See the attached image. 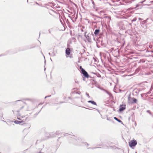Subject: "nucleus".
Wrapping results in <instances>:
<instances>
[{
    "instance_id": "nucleus-20",
    "label": "nucleus",
    "mask_w": 153,
    "mask_h": 153,
    "mask_svg": "<svg viewBox=\"0 0 153 153\" xmlns=\"http://www.w3.org/2000/svg\"><path fill=\"white\" fill-rule=\"evenodd\" d=\"M60 134V132L59 131H56V132H55V133H53V134H54V135L55 136V134L56 135H58L59 134Z\"/></svg>"
},
{
    "instance_id": "nucleus-58",
    "label": "nucleus",
    "mask_w": 153,
    "mask_h": 153,
    "mask_svg": "<svg viewBox=\"0 0 153 153\" xmlns=\"http://www.w3.org/2000/svg\"><path fill=\"white\" fill-rule=\"evenodd\" d=\"M135 153H137V152H136Z\"/></svg>"
},
{
    "instance_id": "nucleus-33",
    "label": "nucleus",
    "mask_w": 153,
    "mask_h": 153,
    "mask_svg": "<svg viewBox=\"0 0 153 153\" xmlns=\"http://www.w3.org/2000/svg\"><path fill=\"white\" fill-rule=\"evenodd\" d=\"M100 148V147H94L91 148V149H96L97 148Z\"/></svg>"
},
{
    "instance_id": "nucleus-4",
    "label": "nucleus",
    "mask_w": 153,
    "mask_h": 153,
    "mask_svg": "<svg viewBox=\"0 0 153 153\" xmlns=\"http://www.w3.org/2000/svg\"><path fill=\"white\" fill-rule=\"evenodd\" d=\"M137 100L134 97H128V101L132 104L136 103L137 102Z\"/></svg>"
},
{
    "instance_id": "nucleus-2",
    "label": "nucleus",
    "mask_w": 153,
    "mask_h": 153,
    "mask_svg": "<svg viewBox=\"0 0 153 153\" xmlns=\"http://www.w3.org/2000/svg\"><path fill=\"white\" fill-rule=\"evenodd\" d=\"M87 32L85 31L84 33V35L85 37L88 41L89 42H92L91 38L94 37V34L92 32L88 33L86 34Z\"/></svg>"
},
{
    "instance_id": "nucleus-26",
    "label": "nucleus",
    "mask_w": 153,
    "mask_h": 153,
    "mask_svg": "<svg viewBox=\"0 0 153 153\" xmlns=\"http://www.w3.org/2000/svg\"><path fill=\"white\" fill-rule=\"evenodd\" d=\"M97 76L98 77H100L101 76L100 74L99 73L97 74Z\"/></svg>"
},
{
    "instance_id": "nucleus-3",
    "label": "nucleus",
    "mask_w": 153,
    "mask_h": 153,
    "mask_svg": "<svg viewBox=\"0 0 153 153\" xmlns=\"http://www.w3.org/2000/svg\"><path fill=\"white\" fill-rule=\"evenodd\" d=\"M45 136L46 138L45 139H48L50 138H51L55 137V135L53 134V132H51L49 133L48 132L45 133Z\"/></svg>"
},
{
    "instance_id": "nucleus-7",
    "label": "nucleus",
    "mask_w": 153,
    "mask_h": 153,
    "mask_svg": "<svg viewBox=\"0 0 153 153\" xmlns=\"http://www.w3.org/2000/svg\"><path fill=\"white\" fill-rule=\"evenodd\" d=\"M126 105H120L119 106V111L120 112H121L123 111L126 108Z\"/></svg>"
},
{
    "instance_id": "nucleus-13",
    "label": "nucleus",
    "mask_w": 153,
    "mask_h": 153,
    "mask_svg": "<svg viewBox=\"0 0 153 153\" xmlns=\"http://www.w3.org/2000/svg\"><path fill=\"white\" fill-rule=\"evenodd\" d=\"M114 118L119 123H121V124H123V123L122 121H121L120 120L118 119L117 117H114Z\"/></svg>"
},
{
    "instance_id": "nucleus-51",
    "label": "nucleus",
    "mask_w": 153,
    "mask_h": 153,
    "mask_svg": "<svg viewBox=\"0 0 153 153\" xmlns=\"http://www.w3.org/2000/svg\"><path fill=\"white\" fill-rule=\"evenodd\" d=\"M50 59H51V61H52V60L51 58Z\"/></svg>"
},
{
    "instance_id": "nucleus-24",
    "label": "nucleus",
    "mask_w": 153,
    "mask_h": 153,
    "mask_svg": "<svg viewBox=\"0 0 153 153\" xmlns=\"http://www.w3.org/2000/svg\"><path fill=\"white\" fill-rule=\"evenodd\" d=\"M136 20H137L136 18H134L132 20V22H133L136 21Z\"/></svg>"
},
{
    "instance_id": "nucleus-54",
    "label": "nucleus",
    "mask_w": 153,
    "mask_h": 153,
    "mask_svg": "<svg viewBox=\"0 0 153 153\" xmlns=\"http://www.w3.org/2000/svg\"><path fill=\"white\" fill-rule=\"evenodd\" d=\"M143 22H144V23H145V21H143Z\"/></svg>"
},
{
    "instance_id": "nucleus-21",
    "label": "nucleus",
    "mask_w": 153,
    "mask_h": 153,
    "mask_svg": "<svg viewBox=\"0 0 153 153\" xmlns=\"http://www.w3.org/2000/svg\"><path fill=\"white\" fill-rule=\"evenodd\" d=\"M70 34L71 36H74V33H72V31H70Z\"/></svg>"
},
{
    "instance_id": "nucleus-34",
    "label": "nucleus",
    "mask_w": 153,
    "mask_h": 153,
    "mask_svg": "<svg viewBox=\"0 0 153 153\" xmlns=\"http://www.w3.org/2000/svg\"><path fill=\"white\" fill-rule=\"evenodd\" d=\"M107 120H109V121H111V120L110 118H109V117L108 118V117H107Z\"/></svg>"
},
{
    "instance_id": "nucleus-57",
    "label": "nucleus",
    "mask_w": 153,
    "mask_h": 153,
    "mask_svg": "<svg viewBox=\"0 0 153 153\" xmlns=\"http://www.w3.org/2000/svg\"><path fill=\"white\" fill-rule=\"evenodd\" d=\"M64 102H62V103ZM61 103H62V102H61Z\"/></svg>"
},
{
    "instance_id": "nucleus-29",
    "label": "nucleus",
    "mask_w": 153,
    "mask_h": 153,
    "mask_svg": "<svg viewBox=\"0 0 153 153\" xmlns=\"http://www.w3.org/2000/svg\"><path fill=\"white\" fill-rule=\"evenodd\" d=\"M93 16H95L96 17L98 18H99L100 19H101V18L99 17V16H96V15H92Z\"/></svg>"
},
{
    "instance_id": "nucleus-56",
    "label": "nucleus",
    "mask_w": 153,
    "mask_h": 153,
    "mask_svg": "<svg viewBox=\"0 0 153 153\" xmlns=\"http://www.w3.org/2000/svg\"><path fill=\"white\" fill-rule=\"evenodd\" d=\"M49 33H51L50 31H49Z\"/></svg>"
},
{
    "instance_id": "nucleus-38",
    "label": "nucleus",
    "mask_w": 153,
    "mask_h": 153,
    "mask_svg": "<svg viewBox=\"0 0 153 153\" xmlns=\"http://www.w3.org/2000/svg\"><path fill=\"white\" fill-rule=\"evenodd\" d=\"M36 3L38 5H39V6H40V4H39L37 2H36Z\"/></svg>"
},
{
    "instance_id": "nucleus-9",
    "label": "nucleus",
    "mask_w": 153,
    "mask_h": 153,
    "mask_svg": "<svg viewBox=\"0 0 153 153\" xmlns=\"http://www.w3.org/2000/svg\"><path fill=\"white\" fill-rule=\"evenodd\" d=\"M100 31V29H96L94 31V33L95 36H97L99 33Z\"/></svg>"
},
{
    "instance_id": "nucleus-1",
    "label": "nucleus",
    "mask_w": 153,
    "mask_h": 153,
    "mask_svg": "<svg viewBox=\"0 0 153 153\" xmlns=\"http://www.w3.org/2000/svg\"><path fill=\"white\" fill-rule=\"evenodd\" d=\"M72 136L71 134L68 133H66L64 134V136ZM73 137H71V138L69 140V141L71 143H73L76 145H82V139L81 138H79L75 137L74 135H72Z\"/></svg>"
},
{
    "instance_id": "nucleus-44",
    "label": "nucleus",
    "mask_w": 153,
    "mask_h": 153,
    "mask_svg": "<svg viewBox=\"0 0 153 153\" xmlns=\"http://www.w3.org/2000/svg\"><path fill=\"white\" fill-rule=\"evenodd\" d=\"M151 115L153 117V114H152V115Z\"/></svg>"
},
{
    "instance_id": "nucleus-15",
    "label": "nucleus",
    "mask_w": 153,
    "mask_h": 153,
    "mask_svg": "<svg viewBox=\"0 0 153 153\" xmlns=\"http://www.w3.org/2000/svg\"><path fill=\"white\" fill-rule=\"evenodd\" d=\"M140 7V4H137L136 5V6L135 7H134V9L135 10H137L139 9V8H141V7Z\"/></svg>"
},
{
    "instance_id": "nucleus-36",
    "label": "nucleus",
    "mask_w": 153,
    "mask_h": 153,
    "mask_svg": "<svg viewBox=\"0 0 153 153\" xmlns=\"http://www.w3.org/2000/svg\"><path fill=\"white\" fill-rule=\"evenodd\" d=\"M51 96V95L46 96V97H45V98H47L48 97H50Z\"/></svg>"
},
{
    "instance_id": "nucleus-37",
    "label": "nucleus",
    "mask_w": 153,
    "mask_h": 153,
    "mask_svg": "<svg viewBox=\"0 0 153 153\" xmlns=\"http://www.w3.org/2000/svg\"><path fill=\"white\" fill-rule=\"evenodd\" d=\"M21 101V100H18L16 101H15V102H19V101Z\"/></svg>"
},
{
    "instance_id": "nucleus-52",
    "label": "nucleus",
    "mask_w": 153,
    "mask_h": 153,
    "mask_svg": "<svg viewBox=\"0 0 153 153\" xmlns=\"http://www.w3.org/2000/svg\"><path fill=\"white\" fill-rule=\"evenodd\" d=\"M28 0H27V3L28 2Z\"/></svg>"
},
{
    "instance_id": "nucleus-11",
    "label": "nucleus",
    "mask_w": 153,
    "mask_h": 153,
    "mask_svg": "<svg viewBox=\"0 0 153 153\" xmlns=\"http://www.w3.org/2000/svg\"><path fill=\"white\" fill-rule=\"evenodd\" d=\"M147 0H144L143 1H142L141 2V3H143V2H145V1H146ZM150 1H148V4H147V5H150L151 4V3L153 2V0H150Z\"/></svg>"
},
{
    "instance_id": "nucleus-48",
    "label": "nucleus",
    "mask_w": 153,
    "mask_h": 153,
    "mask_svg": "<svg viewBox=\"0 0 153 153\" xmlns=\"http://www.w3.org/2000/svg\"><path fill=\"white\" fill-rule=\"evenodd\" d=\"M2 121H4V122H6V123H7V122H6V121H4V120H3Z\"/></svg>"
},
{
    "instance_id": "nucleus-39",
    "label": "nucleus",
    "mask_w": 153,
    "mask_h": 153,
    "mask_svg": "<svg viewBox=\"0 0 153 153\" xmlns=\"http://www.w3.org/2000/svg\"><path fill=\"white\" fill-rule=\"evenodd\" d=\"M75 82L76 83H78V81L77 80H75Z\"/></svg>"
},
{
    "instance_id": "nucleus-5",
    "label": "nucleus",
    "mask_w": 153,
    "mask_h": 153,
    "mask_svg": "<svg viewBox=\"0 0 153 153\" xmlns=\"http://www.w3.org/2000/svg\"><path fill=\"white\" fill-rule=\"evenodd\" d=\"M81 73L83 74V76L85 78L88 79L90 77L88 73L84 69H81Z\"/></svg>"
},
{
    "instance_id": "nucleus-53",
    "label": "nucleus",
    "mask_w": 153,
    "mask_h": 153,
    "mask_svg": "<svg viewBox=\"0 0 153 153\" xmlns=\"http://www.w3.org/2000/svg\"><path fill=\"white\" fill-rule=\"evenodd\" d=\"M68 98H69V99H70V97H68Z\"/></svg>"
},
{
    "instance_id": "nucleus-35",
    "label": "nucleus",
    "mask_w": 153,
    "mask_h": 153,
    "mask_svg": "<svg viewBox=\"0 0 153 153\" xmlns=\"http://www.w3.org/2000/svg\"><path fill=\"white\" fill-rule=\"evenodd\" d=\"M70 55L69 56V57H70V58H72L73 57L72 55V54H70Z\"/></svg>"
},
{
    "instance_id": "nucleus-12",
    "label": "nucleus",
    "mask_w": 153,
    "mask_h": 153,
    "mask_svg": "<svg viewBox=\"0 0 153 153\" xmlns=\"http://www.w3.org/2000/svg\"><path fill=\"white\" fill-rule=\"evenodd\" d=\"M88 102L91 103L93 105H97V104L94 101L89 100L88 101Z\"/></svg>"
},
{
    "instance_id": "nucleus-27",
    "label": "nucleus",
    "mask_w": 153,
    "mask_h": 153,
    "mask_svg": "<svg viewBox=\"0 0 153 153\" xmlns=\"http://www.w3.org/2000/svg\"><path fill=\"white\" fill-rule=\"evenodd\" d=\"M84 29V28H83V27H82V28H81L80 29V30H81V31H82V32H84V31H85V30H83V29Z\"/></svg>"
},
{
    "instance_id": "nucleus-55",
    "label": "nucleus",
    "mask_w": 153,
    "mask_h": 153,
    "mask_svg": "<svg viewBox=\"0 0 153 153\" xmlns=\"http://www.w3.org/2000/svg\"><path fill=\"white\" fill-rule=\"evenodd\" d=\"M38 113L36 114V115H37Z\"/></svg>"
},
{
    "instance_id": "nucleus-32",
    "label": "nucleus",
    "mask_w": 153,
    "mask_h": 153,
    "mask_svg": "<svg viewBox=\"0 0 153 153\" xmlns=\"http://www.w3.org/2000/svg\"><path fill=\"white\" fill-rule=\"evenodd\" d=\"M92 3L93 5L94 6L95 5V3L94 1L93 0H91Z\"/></svg>"
},
{
    "instance_id": "nucleus-49",
    "label": "nucleus",
    "mask_w": 153,
    "mask_h": 153,
    "mask_svg": "<svg viewBox=\"0 0 153 153\" xmlns=\"http://www.w3.org/2000/svg\"><path fill=\"white\" fill-rule=\"evenodd\" d=\"M141 96L142 97V95H143V94H141Z\"/></svg>"
},
{
    "instance_id": "nucleus-23",
    "label": "nucleus",
    "mask_w": 153,
    "mask_h": 153,
    "mask_svg": "<svg viewBox=\"0 0 153 153\" xmlns=\"http://www.w3.org/2000/svg\"><path fill=\"white\" fill-rule=\"evenodd\" d=\"M35 47V46L34 47H28L26 49H31Z\"/></svg>"
},
{
    "instance_id": "nucleus-8",
    "label": "nucleus",
    "mask_w": 153,
    "mask_h": 153,
    "mask_svg": "<svg viewBox=\"0 0 153 153\" xmlns=\"http://www.w3.org/2000/svg\"><path fill=\"white\" fill-rule=\"evenodd\" d=\"M66 56V57L68 56L67 55H69L71 53V50L70 48H67L65 50Z\"/></svg>"
},
{
    "instance_id": "nucleus-31",
    "label": "nucleus",
    "mask_w": 153,
    "mask_h": 153,
    "mask_svg": "<svg viewBox=\"0 0 153 153\" xmlns=\"http://www.w3.org/2000/svg\"><path fill=\"white\" fill-rule=\"evenodd\" d=\"M72 40H75V36L72 37L71 38Z\"/></svg>"
},
{
    "instance_id": "nucleus-6",
    "label": "nucleus",
    "mask_w": 153,
    "mask_h": 153,
    "mask_svg": "<svg viewBox=\"0 0 153 153\" xmlns=\"http://www.w3.org/2000/svg\"><path fill=\"white\" fill-rule=\"evenodd\" d=\"M137 141L136 140H133L129 142V145L130 147L135 146L137 144Z\"/></svg>"
},
{
    "instance_id": "nucleus-22",
    "label": "nucleus",
    "mask_w": 153,
    "mask_h": 153,
    "mask_svg": "<svg viewBox=\"0 0 153 153\" xmlns=\"http://www.w3.org/2000/svg\"><path fill=\"white\" fill-rule=\"evenodd\" d=\"M146 112L149 113L150 115H152V113L151 112L150 110H148L146 111Z\"/></svg>"
},
{
    "instance_id": "nucleus-50",
    "label": "nucleus",
    "mask_w": 153,
    "mask_h": 153,
    "mask_svg": "<svg viewBox=\"0 0 153 153\" xmlns=\"http://www.w3.org/2000/svg\"><path fill=\"white\" fill-rule=\"evenodd\" d=\"M17 112H19V111L18 110V111H17Z\"/></svg>"
},
{
    "instance_id": "nucleus-17",
    "label": "nucleus",
    "mask_w": 153,
    "mask_h": 153,
    "mask_svg": "<svg viewBox=\"0 0 153 153\" xmlns=\"http://www.w3.org/2000/svg\"><path fill=\"white\" fill-rule=\"evenodd\" d=\"M72 93L73 94H79L80 93V92L79 91H78L76 92L75 91H74L73 92H72Z\"/></svg>"
},
{
    "instance_id": "nucleus-47",
    "label": "nucleus",
    "mask_w": 153,
    "mask_h": 153,
    "mask_svg": "<svg viewBox=\"0 0 153 153\" xmlns=\"http://www.w3.org/2000/svg\"><path fill=\"white\" fill-rule=\"evenodd\" d=\"M49 54L50 55H51V53H49Z\"/></svg>"
},
{
    "instance_id": "nucleus-30",
    "label": "nucleus",
    "mask_w": 153,
    "mask_h": 153,
    "mask_svg": "<svg viewBox=\"0 0 153 153\" xmlns=\"http://www.w3.org/2000/svg\"><path fill=\"white\" fill-rule=\"evenodd\" d=\"M102 22V20H100V19H99L95 23H97L98 22Z\"/></svg>"
},
{
    "instance_id": "nucleus-14",
    "label": "nucleus",
    "mask_w": 153,
    "mask_h": 153,
    "mask_svg": "<svg viewBox=\"0 0 153 153\" xmlns=\"http://www.w3.org/2000/svg\"><path fill=\"white\" fill-rule=\"evenodd\" d=\"M22 122H23L22 121H19L17 120H16L14 121V123H15L17 124H20L21 123H22Z\"/></svg>"
},
{
    "instance_id": "nucleus-45",
    "label": "nucleus",
    "mask_w": 153,
    "mask_h": 153,
    "mask_svg": "<svg viewBox=\"0 0 153 153\" xmlns=\"http://www.w3.org/2000/svg\"><path fill=\"white\" fill-rule=\"evenodd\" d=\"M86 143V144L87 145V146H88V143Z\"/></svg>"
},
{
    "instance_id": "nucleus-43",
    "label": "nucleus",
    "mask_w": 153,
    "mask_h": 153,
    "mask_svg": "<svg viewBox=\"0 0 153 153\" xmlns=\"http://www.w3.org/2000/svg\"><path fill=\"white\" fill-rule=\"evenodd\" d=\"M139 20H141V19H141V18H139Z\"/></svg>"
},
{
    "instance_id": "nucleus-16",
    "label": "nucleus",
    "mask_w": 153,
    "mask_h": 153,
    "mask_svg": "<svg viewBox=\"0 0 153 153\" xmlns=\"http://www.w3.org/2000/svg\"><path fill=\"white\" fill-rule=\"evenodd\" d=\"M104 91H105V92L107 94H108L109 96H111V94L110 92L108 91H107V90H105V89H104Z\"/></svg>"
},
{
    "instance_id": "nucleus-18",
    "label": "nucleus",
    "mask_w": 153,
    "mask_h": 153,
    "mask_svg": "<svg viewBox=\"0 0 153 153\" xmlns=\"http://www.w3.org/2000/svg\"><path fill=\"white\" fill-rule=\"evenodd\" d=\"M23 100H27L29 101L32 102V100L30 98H25V99H23Z\"/></svg>"
},
{
    "instance_id": "nucleus-28",
    "label": "nucleus",
    "mask_w": 153,
    "mask_h": 153,
    "mask_svg": "<svg viewBox=\"0 0 153 153\" xmlns=\"http://www.w3.org/2000/svg\"><path fill=\"white\" fill-rule=\"evenodd\" d=\"M86 95L87 96V97H88L89 98L90 97L89 94H88L87 93H86Z\"/></svg>"
},
{
    "instance_id": "nucleus-19",
    "label": "nucleus",
    "mask_w": 153,
    "mask_h": 153,
    "mask_svg": "<svg viewBox=\"0 0 153 153\" xmlns=\"http://www.w3.org/2000/svg\"><path fill=\"white\" fill-rule=\"evenodd\" d=\"M137 37H135L133 40V42L134 43L136 44V42L137 41Z\"/></svg>"
},
{
    "instance_id": "nucleus-46",
    "label": "nucleus",
    "mask_w": 153,
    "mask_h": 153,
    "mask_svg": "<svg viewBox=\"0 0 153 153\" xmlns=\"http://www.w3.org/2000/svg\"><path fill=\"white\" fill-rule=\"evenodd\" d=\"M111 50L112 51L114 50V48H111Z\"/></svg>"
},
{
    "instance_id": "nucleus-10",
    "label": "nucleus",
    "mask_w": 153,
    "mask_h": 153,
    "mask_svg": "<svg viewBox=\"0 0 153 153\" xmlns=\"http://www.w3.org/2000/svg\"><path fill=\"white\" fill-rule=\"evenodd\" d=\"M105 18L107 21L108 23L110 22L111 20V17L110 16H105Z\"/></svg>"
},
{
    "instance_id": "nucleus-59",
    "label": "nucleus",
    "mask_w": 153,
    "mask_h": 153,
    "mask_svg": "<svg viewBox=\"0 0 153 153\" xmlns=\"http://www.w3.org/2000/svg\"><path fill=\"white\" fill-rule=\"evenodd\" d=\"M96 109L97 110V109ZM97 111H99V110H97Z\"/></svg>"
},
{
    "instance_id": "nucleus-40",
    "label": "nucleus",
    "mask_w": 153,
    "mask_h": 153,
    "mask_svg": "<svg viewBox=\"0 0 153 153\" xmlns=\"http://www.w3.org/2000/svg\"><path fill=\"white\" fill-rule=\"evenodd\" d=\"M83 80H84V81H85V77H83Z\"/></svg>"
},
{
    "instance_id": "nucleus-41",
    "label": "nucleus",
    "mask_w": 153,
    "mask_h": 153,
    "mask_svg": "<svg viewBox=\"0 0 153 153\" xmlns=\"http://www.w3.org/2000/svg\"><path fill=\"white\" fill-rule=\"evenodd\" d=\"M4 55V54H1V55H0V56H3Z\"/></svg>"
},
{
    "instance_id": "nucleus-42",
    "label": "nucleus",
    "mask_w": 153,
    "mask_h": 153,
    "mask_svg": "<svg viewBox=\"0 0 153 153\" xmlns=\"http://www.w3.org/2000/svg\"><path fill=\"white\" fill-rule=\"evenodd\" d=\"M80 69L81 70V69H83L82 67L81 66L80 67Z\"/></svg>"
},
{
    "instance_id": "nucleus-25",
    "label": "nucleus",
    "mask_w": 153,
    "mask_h": 153,
    "mask_svg": "<svg viewBox=\"0 0 153 153\" xmlns=\"http://www.w3.org/2000/svg\"><path fill=\"white\" fill-rule=\"evenodd\" d=\"M51 56H55V53H54L53 52H52L51 54Z\"/></svg>"
}]
</instances>
